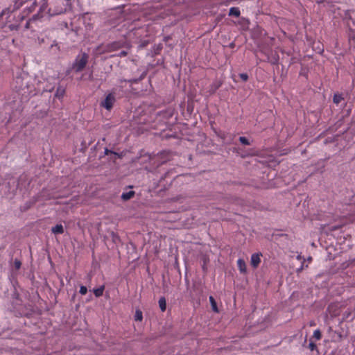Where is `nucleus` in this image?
<instances>
[{"label": "nucleus", "mask_w": 355, "mask_h": 355, "mask_svg": "<svg viewBox=\"0 0 355 355\" xmlns=\"http://www.w3.org/2000/svg\"><path fill=\"white\" fill-rule=\"evenodd\" d=\"M89 56L87 53H83L81 55L78 56L73 64V67L76 72L82 71L88 62Z\"/></svg>", "instance_id": "1"}, {"label": "nucleus", "mask_w": 355, "mask_h": 355, "mask_svg": "<svg viewBox=\"0 0 355 355\" xmlns=\"http://www.w3.org/2000/svg\"><path fill=\"white\" fill-rule=\"evenodd\" d=\"M115 102V97L112 94H109L101 103V105L107 110H110Z\"/></svg>", "instance_id": "2"}, {"label": "nucleus", "mask_w": 355, "mask_h": 355, "mask_svg": "<svg viewBox=\"0 0 355 355\" xmlns=\"http://www.w3.org/2000/svg\"><path fill=\"white\" fill-rule=\"evenodd\" d=\"M261 256V254H253L251 257V265L253 268H256L258 267L259 264L260 263L261 259L260 257Z\"/></svg>", "instance_id": "3"}, {"label": "nucleus", "mask_w": 355, "mask_h": 355, "mask_svg": "<svg viewBox=\"0 0 355 355\" xmlns=\"http://www.w3.org/2000/svg\"><path fill=\"white\" fill-rule=\"evenodd\" d=\"M237 265L241 272L245 273L246 272V265L243 259H239L237 261Z\"/></svg>", "instance_id": "4"}, {"label": "nucleus", "mask_w": 355, "mask_h": 355, "mask_svg": "<svg viewBox=\"0 0 355 355\" xmlns=\"http://www.w3.org/2000/svg\"><path fill=\"white\" fill-rule=\"evenodd\" d=\"M51 231L55 234H62L64 232V227L61 224H58L52 227Z\"/></svg>", "instance_id": "5"}, {"label": "nucleus", "mask_w": 355, "mask_h": 355, "mask_svg": "<svg viewBox=\"0 0 355 355\" xmlns=\"http://www.w3.org/2000/svg\"><path fill=\"white\" fill-rule=\"evenodd\" d=\"M240 10L238 8L232 7L230 9L229 15L239 17L240 16Z\"/></svg>", "instance_id": "6"}, {"label": "nucleus", "mask_w": 355, "mask_h": 355, "mask_svg": "<svg viewBox=\"0 0 355 355\" xmlns=\"http://www.w3.org/2000/svg\"><path fill=\"white\" fill-rule=\"evenodd\" d=\"M135 195V192L133 191H130L128 192H126V193H123L121 196V198L123 200H130V198H132Z\"/></svg>", "instance_id": "7"}, {"label": "nucleus", "mask_w": 355, "mask_h": 355, "mask_svg": "<svg viewBox=\"0 0 355 355\" xmlns=\"http://www.w3.org/2000/svg\"><path fill=\"white\" fill-rule=\"evenodd\" d=\"M159 306L162 311H164L166 309V302L164 297H161L159 300Z\"/></svg>", "instance_id": "8"}, {"label": "nucleus", "mask_w": 355, "mask_h": 355, "mask_svg": "<svg viewBox=\"0 0 355 355\" xmlns=\"http://www.w3.org/2000/svg\"><path fill=\"white\" fill-rule=\"evenodd\" d=\"M143 319V314H142V311L139 309H137L136 311H135V320L136 321H141Z\"/></svg>", "instance_id": "9"}, {"label": "nucleus", "mask_w": 355, "mask_h": 355, "mask_svg": "<svg viewBox=\"0 0 355 355\" xmlns=\"http://www.w3.org/2000/svg\"><path fill=\"white\" fill-rule=\"evenodd\" d=\"M209 301H210V303H211V305L212 310L214 312H218V308H217V305H216V302L214 298L212 296L209 297Z\"/></svg>", "instance_id": "10"}, {"label": "nucleus", "mask_w": 355, "mask_h": 355, "mask_svg": "<svg viewBox=\"0 0 355 355\" xmlns=\"http://www.w3.org/2000/svg\"><path fill=\"white\" fill-rule=\"evenodd\" d=\"M104 288H105L104 286H102L98 288L94 289V293L95 296L96 297L101 296L103 293Z\"/></svg>", "instance_id": "11"}, {"label": "nucleus", "mask_w": 355, "mask_h": 355, "mask_svg": "<svg viewBox=\"0 0 355 355\" xmlns=\"http://www.w3.org/2000/svg\"><path fill=\"white\" fill-rule=\"evenodd\" d=\"M110 236H111L112 242L114 243L115 244H116L119 242H120L119 236L116 233H114V232H112L110 233Z\"/></svg>", "instance_id": "12"}, {"label": "nucleus", "mask_w": 355, "mask_h": 355, "mask_svg": "<svg viewBox=\"0 0 355 355\" xmlns=\"http://www.w3.org/2000/svg\"><path fill=\"white\" fill-rule=\"evenodd\" d=\"M64 92H65V90L64 88L58 87L56 91V93H55V96H57L58 98H61L64 96Z\"/></svg>", "instance_id": "13"}, {"label": "nucleus", "mask_w": 355, "mask_h": 355, "mask_svg": "<svg viewBox=\"0 0 355 355\" xmlns=\"http://www.w3.org/2000/svg\"><path fill=\"white\" fill-rule=\"evenodd\" d=\"M343 100V97L340 94H334L333 101L336 104H338Z\"/></svg>", "instance_id": "14"}, {"label": "nucleus", "mask_w": 355, "mask_h": 355, "mask_svg": "<svg viewBox=\"0 0 355 355\" xmlns=\"http://www.w3.org/2000/svg\"><path fill=\"white\" fill-rule=\"evenodd\" d=\"M313 337L317 340H320L321 338L322 334L319 329L314 331Z\"/></svg>", "instance_id": "15"}, {"label": "nucleus", "mask_w": 355, "mask_h": 355, "mask_svg": "<svg viewBox=\"0 0 355 355\" xmlns=\"http://www.w3.org/2000/svg\"><path fill=\"white\" fill-rule=\"evenodd\" d=\"M239 141L242 144L250 145V142L248 141V139L245 137H240Z\"/></svg>", "instance_id": "16"}, {"label": "nucleus", "mask_w": 355, "mask_h": 355, "mask_svg": "<svg viewBox=\"0 0 355 355\" xmlns=\"http://www.w3.org/2000/svg\"><path fill=\"white\" fill-rule=\"evenodd\" d=\"M21 263L19 260L15 259L14 261V266L17 270H19L21 267Z\"/></svg>", "instance_id": "17"}, {"label": "nucleus", "mask_w": 355, "mask_h": 355, "mask_svg": "<svg viewBox=\"0 0 355 355\" xmlns=\"http://www.w3.org/2000/svg\"><path fill=\"white\" fill-rule=\"evenodd\" d=\"M87 292V288L85 286H81L80 288V293L82 295H85Z\"/></svg>", "instance_id": "18"}, {"label": "nucleus", "mask_w": 355, "mask_h": 355, "mask_svg": "<svg viewBox=\"0 0 355 355\" xmlns=\"http://www.w3.org/2000/svg\"><path fill=\"white\" fill-rule=\"evenodd\" d=\"M109 48H110V51L117 49L119 48V44L117 43H113L109 46Z\"/></svg>", "instance_id": "19"}, {"label": "nucleus", "mask_w": 355, "mask_h": 355, "mask_svg": "<svg viewBox=\"0 0 355 355\" xmlns=\"http://www.w3.org/2000/svg\"><path fill=\"white\" fill-rule=\"evenodd\" d=\"M239 76L243 81H247L248 79V76L247 73H241Z\"/></svg>", "instance_id": "20"}, {"label": "nucleus", "mask_w": 355, "mask_h": 355, "mask_svg": "<svg viewBox=\"0 0 355 355\" xmlns=\"http://www.w3.org/2000/svg\"><path fill=\"white\" fill-rule=\"evenodd\" d=\"M309 349L313 351L316 348V345L312 342H311L309 345Z\"/></svg>", "instance_id": "21"}, {"label": "nucleus", "mask_w": 355, "mask_h": 355, "mask_svg": "<svg viewBox=\"0 0 355 355\" xmlns=\"http://www.w3.org/2000/svg\"><path fill=\"white\" fill-rule=\"evenodd\" d=\"M110 153H113V154H115V155H118V154H117V153H114V152H113V151H112V150H108V149H105V155H108V154H110Z\"/></svg>", "instance_id": "22"}, {"label": "nucleus", "mask_w": 355, "mask_h": 355, "mask_svg": "<svg viewBox=\"0 0 355 355\" xmlns=\"http://www.w3.org/2000/svg\"><path fill=\"white\" fill-rule=\"evenodd\" d=\"M126 55H127V52L125 51H122L119 53V56L123 57V56H125Z\"/></svg>", "instance_id": "23"}, {"label": "nucleus", "mask_w": 355, "mask_h": 355, "mask_svg": "<svg viewBox=\"0 0 355 355\" xmlns=\"http://www.w3.org/2000/svg\"><path fill=\"white\" fill-rule=\"evenodd\" d=\"M302 270H303V267H302V266H301L300 268H298V269L297 270V273H300Z\"/></svg>", "instance_id": "24"}, {"label": "nucleus", "mask_w": 355, "mask_h": 355, "mask_svg": "<svg viewBox=\"0 0 355 355\" xmlns=\"http://www.w3.org/2000/svg\"><path fill=\"white\" fill-rule=\"evenodd\" d=\"M297 259L298 260H300V259H302L301 255H298V256L297 257Z\"/></svg>", "instance_id": "25"}, {"label": "nucleus", "mask_w": 355, "mask_h": 355, "mask_svg": "<svg viewBox=\"0 0 355 355\" xmlns=\"http://www.w3.org/2000/svg\"><path fill=\"white\" fill-rule=\"evenodd\" d=\"M10 29H12V28H14V26H10Z\"/></svg>", "instance_id": "26"}, {"label": "nucleus", "mask_w": 355, "mask_h": 355, "mask_svg": "<svg viewBox=\"0 0 355 355\" xmlns=\"http://www.w3.org/2000/svg\"><path fill=\"white\" fill-rule=\"evenodd\" d=\"M10 29H12V28H14V26H10Z\"/></svg>", "instance_id": "27"}, {"label": "nucleus", "mask_w": 355, "mask_h": 355, "mask_svg": "<svg viewBox=\"0 0 355 355\" xmlns=\"http://www.w3.org/2000/svg\"><path fill=\"white\" fill-rule=\"evenodd\" d=\"M308 260H309V261H311V257H309V258H308Z\"/></svg>", "instance_id": "28"}]
</instances>
